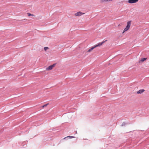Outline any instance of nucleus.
I'll return each instance as SVG.
<instances>
[{"mask_svg":"<svg viewBox=\"0 0 149 149\" xmlns=\"http://www.w3.org/2000/svg\"><path fill=\"white\" fill-rule=\"evenodd\" d=\"M27 14L29 16H34L33 14H31L29 13H27Z\"/></svg>","mask_w":149,"mask_h":149,"instance_id":"1a4fd4ad","label":"nucleus"},{"mask_svg":"<svg viewBox=\"0 0 149 149\" xmlns=\"http://www.w3.org/2000/svg\"><path fill=\"white\" fill-rule=\"evenodd\" d=\"M138 1V0H129L128 2L130 3H134L137 2Z\"/></svg>","mask_w":149,"mask_h":149,"instance_id":"20e7f679","label":"nucleus"},{"mask_svg":"<svg viewBox=\"0 0 149 149\" xmlns=\"http://www.w3.org/2000/svg\"><path fill=\"white\" fill-rule=\"evenodd\" d=\"M48 49H49V48L47 47H44V49L45 51H46Z\"/></svg>","mask_w":149,"mask_h":149,"instance_id":"9b49d317","label":"nucleus"},{"mask_svg":"<svg viewBox=\"0 0 149 149\" xmlns=\"http://www.w3.org/2000/svg\"><path fill=\"white\" fill-rule=\"evenodd\" d=\"M76 133H77V131H76Z\"/></svg>","mask_w":149,"mask_h":149,"instance_id":"ddd939ff","label":"nucleus"},{"mask_svg":"<svg viewBox=\"0 0 149 149\" xmlns=\"http://www.w3.org/2000/svg\"><path fill=\"white\" fill-rule=\"evenodd\" d=\"M147 59L146 58H142L141 60H139V63H140L141 62H143L144 61H145Z\"/></svg>","mask_w":149,"mask_h":149,"instance_id":"0eeeda50","label":"nucleus"},{"mask_svg":"<svg viewBox=\"0 0 149 149\" xmlns=\"http://www.w3.org/2000/svg\"><path fill=\"white\" fill-rule=\"evenodd\" d=\"M125 125V122H123L121 125L122 126H124Z\"/></svg>","mask_w":149,"mask_h":149,"instance_id":"f8f14e48","label":"nucleus"},{"mask_svg":"<svg viewBox=\"0 0 149 149\" xmlns=\"http://www.w3.org/2000/svg\"><path fill=\"white\" fill-rule=\"evenodd\" d=\"M145 91V90L143 89H142L139 90V91H137V94H141L143 92Z\"/></svg>","mask_w":149,"mask_h":149,"instance_id":"423d86ee","label":"nucleus"},{"mask_svg":"<svg viewBox=\"0 0 149 149\" xmlns=\"http://www.w3.org/2000/svg\"><path fill=\"white\" fill-rule=\"evenodd\" d=\"M131 21H128L127 22V25L126 27L124 29V31H123L122 33H123L127 31L129 29L131 25Z\"/></svg>","mask_w":149,"mask_h":149,"instance_id":"f03ea898","label":"nucleus"},{"mask_svg":"<svg viewBox=\"0 0 149 149\" xmlns=\"http://www.w3.org/2000/svg\"><path fill=\"white\" fill-rule=\"evenodd\" d=\"M83 13L81 12H77L75 14L76 16H80L82 15Z\"/></svg>","mask_w":149,"mask_h":149,"instance_id":"39448f33","label":"nucleus"},{"mask_svg":"<svg viewBox=\"0 0 149 149\" xmlns=\"http://www.w3.org/2000/svg\"><path fill=\"white\" fill-rule=\"evenodd\" d=\"M56 65V64H54L52 65H51L46 68L47 70H52L53 67H54Z\"/></svg>","mask_w":149,"mask_h":149,"instance_id":"7ed1b4c3","label":"nucleus"},{"mask_svg":"<svg viewBox=\"0 0 149 149\" xmlns=\"http://www.w3.org/2000/svg\"><path fill=\"white\" fill-rule=\"evenodd\" d=\"M49 104L48 103H47V104H45V105H44L42 106V107L43 108H44V107H46V106H47L48 104Z\"/></svg>","mask_w":149,"mask_h":149,"instance_id":"9d476101","label":"nucleus"},{"mask_svg":"<svg viewBox=\"0 0 149 149\" xmlns=\"http://www.w3.org/2000/svg\"><path fill=\"white\" fill-rule=\"evenodd\" d=\"M66 138H69L70 139H72V138H75V137H74V136H67V137L65 138L64 139H65Z\"/></svg>","mask_w":149,"mask_h":149,"instance_id":"6e6552de","label":"nucleus"},{"mask_svg":"<svg viewBox=\"0 0 149 149\" xmlns=\"http://www.w3.org/2000/svg\"><path fill=\"white\" fill-rule=\"evenodd\" d=\"M107 41V40H106L105 41H103L101 43H98L97 44L95 45L94 47H92L91 48L89 49L88 50L87 52H91L92 50H93L94 48L96 47H98V46H100L102 44H103L104 42L105 41Z\"/></svg>","mask_w":149,"mask_h":149,"instance_id":"f257e3e1","label":"nucleus"}]
</instances>
